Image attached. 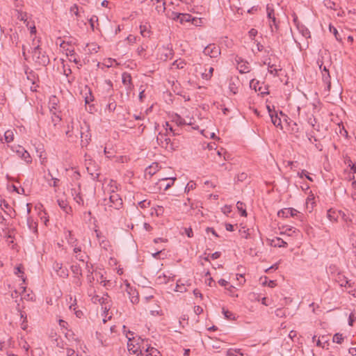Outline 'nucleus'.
Listing matches in <instances>:
<instances>
[{
	"instance_id": "obj_44",
	"label": "nucleus",
	"mask_w": 356,
	"mask_h": 356,
	"mask_svg": "<svg viewBox=\"0 0 356 356\" xmlns=\"http://www.w3.org/2000/svg\"><path fill=\"white\" fill-rule=\"evenodd\" d=\"M70 13L72 15H74L76 17H79V10L78 6L76 4H74L73 6H72L70 8Z\"/></svg>"
},
{
	"instance_id": "obj_37",
	"label": "nucleus",
	"mask_w": 356,
	"mask_h": 356,
	"mask_svg": "<svg viewBox=\"0 0 356 356\" xmlns=\"http://www.w3.org/2000/svg\"><path fill=\"white\" fill-rule=\"evenodd\" d=\"M277 216L282 218H288L290 216L289 208H284L278 211Z\"/></svg>"
},
{
	"instance_id": "obj_62",
	"label": "nucleus",
	"mask_w": 356,
	"mask_h": 356,
	"mask_svg": "<svg viewBox=\"0 0 356 356\" xmlns=\"http://www.w3.org/2000/svg\"><path fill=\"white\" fill-rule=\"evenodd\" d=\"M60 120H61L60 117L59 115H56V113H54V116H52V122H54V125H56Z\"/></svg>"
},
{
	"instance_id": "obj_11",
	"label": "nucleus",
	"mask_w": 356,
	"mask_h": 356,
	"mask_svg": "<svg viewBox=\"0 0 356 356\" xmlns=\"http://www.w3.org/2000/svg\"><path fill=\"white\" fill-rule=\"evenodd\" d=\"M73 249L74 253L75 254V257L79 259L80 261H82L84 264H86L88 262L86 261V259L88 258V256L86 253H83L81 252V247H78L76 245H74Z\"/></svg>"
},
{
	"instance_id": "obj_36",
	"label": "nucleus",
	"mask_w": 356,
	"mask_h": 356,
	"mask_svg": "<svg viewBox=\"0 0 356 356\" xmlns=\"http://www.w3.org/2000/svg\"><path fill=\"white\" fill-rule=\"evenodd\" d=\"M186 65V63L181 60H176L172 63V67L177 68V69H183Z\"/></svg>"
},
{
	"instance_id": "obj_43",
	"label": "nucleus",
	"mask_w": 356,
	"mask_h": 356,
	"mask_svg": "<svg viewBox=\"0 0 356 356\" xmlns=\"http://www.w3.org/2000/svg\"><path fill=\"white\" fill-rule=\"evenodd\" d=\"M330 31L334 34L337 40L341 41L340 34L339 33L337 29L335 27L330 26Z\"/></svg>"
},
{
	"instance_id": "obj_14",
	"label": "nucleus",
	"mask_w": 356,
	"mask_h": 356,
	"mask_svg": "<svg viewBox=\"0 0 356 356\" xmlns=\"http://www.w3.org/2000/svg\"><path fill=\"white\" fill-rule=\"evenodd\" d=\"M176 16L177 17V20H179L181 24L192 22L193 24L197 25V19L193 18L190 14L180 13V15Z\"/></svg>"
},
{
	"instance_id": "obj_35",
	"label": "nucleus",
	"mask_w": 356,
	"mask_h": 356,
	"mask_svg": "<svg viewBox=\"0 0 356 356\" xmlns=\"http://www.w3.org/2000/svg\"><path fill=\"white\" fill-rule=\"evenodd\" d=\"M26 74L27 79L29 80L32 83L33 85H35L36 79H37L35 73L33 71H31V72L26 71Z\"/></svg>"
},
{
	"instance_id": "obj_29",
	"label": "nucleus",
	"mask_w": 356,
	"mask_h": 356,
	"mask_svg": "<svg viewBox=\"0 0 356 356\" xmlns=\"http://www.w3.org/2000/svg\"><path fill=\"white\" fill-rule=\"evenodd\" d=\"M71 270L73 274H74L76 276H81L82 275V270L81 268L78 264H74L71 266Z\"/></svg>"
},
{
	"instance_id": "obj_41",
	"label": "nucleus",
	"mask_w": 356,
	"mask_h": 356,
	"mask_svg": "<svg viewBox=\"0 0 356 356\" xmlns=\"http://www.w3.org/2000/svg\"><path fill=\"white\" fill-rule=\"evenodd\" d=\"M145 356H161V354L156 348L152 347Z\"/></svg>"
},
{
	"instance_id": "obj_12",
	"label": "nucleus",
	"mask_w": 356,
	"mask_h": 356,
	"mask_svg": "<svg viewBox=\"0 0 356 356\" xmlns=\"http://www.w3.org/2000/svg\"><path fill=\"white\" fill-rule=\"evenodd\" d=\"M16 153L20 156L26 163H29L31 162V157L29 153L22 147L19 146L16 150Z\"/></svg>"
},
{
	"instance_id": "obj_10",
	"label": "nucleus",
	"mask_w": 356,
	"mask_h": 356,
	"mask_svg": "<svg viewBox=\"0 0 356 356\" xmlns=\"http://www.w3.org/2000/svg\"><path fill=\"white\" fill-rule=\"evenodd\" d=\"M138 341H140V342H137V346H138L140 355H143V351H145L147 354L149 352V350L152 348L151 345L148 343V340L139 338Z\"/></svg>"
},
{
	"instance_id": "obj_39",
	"label": "nucleus",
	"mask_w": 356,
	"mask_h": 356,
	"mask_svg": "<svg viewBox=\"0 0 356 356\" xmlns=\"http://www.w3.org/2000/svg\"><path fill=\"white\" fill-rule=\"evenodd\" d=\"M156 10L159 13H163L165 11V1H161L160 3H157L156 6Z\"/></svg>"
},
{
	"instance_id": "obj_9",
	"label": "nucleus",
	"mask_w": 356,
	"mask_h": 356,
	"mask_svg": "<svg viewBox=\"0 0 356 356\" xmlns=\"http://www.w3.org/2000/svg\"><path fill=\"white\" fill-rule=\"evenodd\" d=\"M122 82L126 86L127 90L129 92L133 88L131 76L128 72H123L122 74Z\"/></svg>"
},
{
	"instance_id": "obj_28",
	"label": "nucleus",
	"mask_w": 356,
	"mask_h": 356,
	"mask_svg": "<svg viewBox=\"0 0 356 356\" xmlns=\"http://www.w3.org/2000/svg\"><path fill=\"white\" fill-rule=\"evenodd\" d=\"M66 239L67 240V242L72 245V247H74V245H76V239L72 235V232H67V234L66 235Z\"/></svg>"
},
{
	"instance_id": "obj_49",
	"label": "nucleus",
	"mask_w": 356,
	"mask_h": 356,
	"mask_svg": "<svg viewBox=\"0 0 356 356\" xmlns=\"http://www.w3.org/2000/svg\"><path fill=\"white\" fill-rule=\"evenodd\" d=\"M227 291H228V294L232 297H238V294L235 293L234 289L235 287L232 285H229L228 287L226 288Z\"/></svg>"
},
{
	"instance_id": "obj_52",
	"label": "nucleus",
	"mask_w": 356,
	"mask_h": 356,
	"mask_svg": "<svg viewBox=\"0 0 356 356\" xmlns=\"http://www.w3.org/2000/svg\"><path fill=\"white\" fill-rule=\"evenodd\" d=\"M48 175L51 177V181H53L52 184L51 182H49V186H52L54 187H57L58 186V184L60 180L58 179H57V178L53 177V176L51 175L50 172H49Z\"/></svg>"
},
{
	"instance_id": "obj_42",
	"label": "nucleus",
	"mask_w": 356,
	"mask_h": 356,
	"mask_svg": "<svg viewBox=\"0 0 356 356\" xmlns=\"http://www.w3.org/2000/svg\"><path fill=\"white\" fill-rule=\"evenodd\" d=\"M332 341L336 343H341L343 341V337L341 334L337 333L333 336Z\"/></svg>"
},
{
	"instance_id": "obj_57",
	"label": "nucleus",
	"mask_w": 356,
	"mask_h": 356,
	"mask_svg": "<svg viewBox=\"0 0 356 356\" xmlns=\"http://www.w3.org/2000/svg\"><path fill=\"white\" fill-rule=\"evenodd\" d=\"M69 56H70V61H73L75 63H78L79 62V60L75 57V54H74V51H70Z\"/></svg>"
},
{
	"instance_id": "obj_15",
	"label": "nucleus",
	"mask_w": 356,
	"mask_h": 356,
	"mask_svg": "<svg viewBox=\"0 0 356 356\" xmlns=\"http://www.w3.org/2000/svg\"><path fill=\"white\" fill-rule=\"evenodd\" d=\"M192 118L189 119V122H187V120L184 118H182L180 115L175 114L174 116H172V121L175 122L178 126H182V125H192Z\"/></svg>"
},
{
	"instance_id": "obj_60",
	"label": "nucleus",
	"mask_w": 356,
	"mask_h": 356,
	"mask_svg": "<svg viewBox=\"0 0 356 356\" xmlns=\"http://www.w3.org/2000/svg\"><path fill=\"white\" fill-rule=\"evenodd\" d=\"M98 21V17L96 16V15H93L90 19V26L92 28V30H94V23L95 22H97Z\"/></svg>"
},
{
	"instance_id": "obj_20",
	"label": "nucleus",
	"mask_w": 356,
	"mask_h": 356,
	"mask_svg": "<svg viewBox=\"0 0 356 356\" xmlns=\"http://www.w3.org/2000/svg\"><path fill=\"white\" fill-rule=\"evenodd\" d=\"M270 245L274 247H278V248H286L287 247V243L285 242L283 239L281 238L276 237L275 238H273L271 240Z\"/></svg>"
},
{
	"instance_id": "obj_58",
	"label": "nucleus",
	"mask_w": 356,
	"mask_h": 356,
	"mask_svg": "<svg viewBox=\"0 0 356 356\" xmlns=\"http://www.w3.org/2000/svg\"><path fill=\"white\" fill-rule=\"evenodd\" d=\"M247 177H248V176H247V174H246V173H245V172H242V173L238 174V175H237V180H238V181H243L244 180H245V179H246Z\"/></svg>"
},
{
	"instance_id": "obj_5",
	"label": "nucleus",
	"mask_w": 356,
	"mask_h": 356,
	"mask_svg": "<svg viewBox=\"0 0 356 356\" xmlns=\"http://www.w3.org/2000/svg\"><path fill=\"white\" fill-rule=\"evenodd\" d=\"M203 53L206 56L216 58L220 55L221 52L218 46L216 45L215 44H210L204 48Z\"/></svg>"
},
{
	"instance_id": "obj_47",
	"label": "nucleus",
	"mask_w": 356,
	"mask_h": 356,
	"mask_svg": "<svg viewBox=\"0 0 356 356\" xmlns=\"http://www.w3.org/2000/svg\"><path fill=\"white\" fill-rule=\"evenodd\" d=\"M196 188V184L192 181H189L186 187H185V192H189L191 190H193Z\"/></svg>"
},
{
	"instance_id": "obj_40",
	"label": "nucleus",
	"mask_w": 356,
	"mask_h": 356,
	"mask_svg": "<svg viewBox=\"0 0 356 356\" xmlns=\"http://www.w3.org/2000/svg\"><path fill=\"white\" fill-rule=\"evenodd\" d=\"M222 314L226 319L234 320L235 318L234 314L227 309H225L224 307L222 308Z\"/></svg>"
},
{
	"instance_id": "obj_34",
	"label": "nucleus",
	"mask_w": 356,
	"mask_h": 356,
	"mask_svg": "<svg viewBox=\"0 0 356 356\" xmlns=\"http://www.w3.org/2000/svg\"><path fill=\"white\" fill-rule=\"evenodd\" d=\"M236 207L238 210L241 212V215L242 216H247V212L245 209L244 208V204L242 202L238 201L236 203Z\"/></svg>"
},
{
	"instance_id": "obj_23",
	"label": "nucleus",
	"mask_w": 356,
	"mask_h": 356,
	"mask_svg": "<svg viewBox=\"0 0 356 356\" xmlns=\"http://www.w3.org/2000/svg\"><path fill=\"white\" fill-rule=\"evenodd\" d=\"M27 225L29 229L31 231H32L34 234L38 233V224L37 222H34L31 217H29L27 218Z\"/></svg>"
},
{
	"instance_id": "obj_32",
	"label": "nucleus",
	"mask_w": 356,
	"mask_h": 356,
	"mask_svg": "<svg viewBox=\"0 0 356 356\" xmlns=\"http://www.w3.org/2000/svg\"><path fill=\"white\" fill-rule=\"evenodd\" d=\"M94 292H92V290L90 289L89 291H88V295L91 298V301L93 302V303H99L100 301V296L97 295V294H95Z\"/></svg>"
},
{
	"instance_id": "obj_1",
	"label": "nucleus",
	"mask_w": 356,
	"mask_h": 356,
	"mask_svg": "<svg viewBox=\"0 0 356 356\" xmlns=\"http://www.w3.org/2000/svg\"><path fill=\"white\" fill-rule=\"evenodd\" d=\"M102 204L106 207V211L111 210V208L119 210L123 206L121 197L114 190L111 191L109 197L104 198Z\"/></svg>"
},
{
	"instance_id": "obj_51",
	"label": "nucleus",
	"mask_w": 356,
	"mask_h": 356,
	"mask_svg": "<svg viewBox=\"0 0 356 356\" xmlns=\"http://www.w3.org/2000/svg\"><path fill=\"white\" fill-rule=\"evenodd\" d=\"M213 67H210L209 70V72H207V73H202V78L206 79V80H209L211 79V77L212 76V74H213Z\"/></svg>"
},
{
	"instance_id": "obj_17",
	"label": "nucleus",
	"mask_w": 356,
	"mask_h": 356,
	"mask_svg": "<svg viewBox=\"0 0 356 356\" xmlns=\"http://www.w3.org/2000/svg\"><path fill=\"white\" fill-rule=\"evenodd\" d=\"M0 207L6 214L12 217V213H15V210L10 207L9 204L5 200H1Z\"/></svg>"
},
{
	"instance_id": "obj_54",
	"label": "nucleus",
	"mask_w": 356,
	"mask_h": 356,
	"mask_svg": "<svg viewBox=\"0 0 356 356\" xmlns=\"http://www.w3.org/2000/svg\"><path fill=\"white\" fill-rule=\"evenodd\" d=\"M300 177L302 178L305 177L308 180L313 181V179L308 175V172L305 170H302L300 172L298 173Z\"/></svg>"
},
{
	"instance_id": "obj_33",
	"label": "nucleus",
	"mask_w": 356,
	"mask_h": 356,
	"mask_svg": "<svg viewBox=\"0 0 356 356\" xmlns=\"http://www.w3.org/2000/svg\"><path fill=\"white\" fill-rule=\"evenodd\" d=\"M116 106H117V104H116L115 100L112 97H110L109 98V102H108V104L107 105V107H106L108 111L109 112H114V111L116 108Z\"/></svg>"
},
{
	"instance_id": "obj_46",
	"label": "nucleus",
	"mask_w": 356,
	"mask_h": 356,
	"mask_svg": "<svg viewBox=\"0 0 356 356\" xmlns=\"http://www.w3.org/2000/svg\"><path fill=\"white\" fill-rule=\"evenodd\" d=\"M186 289L184 286V285L183 284H180V280H178L177 282L175 291L177 292L182 293L184 291H186Z\"/></svg>"
},
{
	"instance_id": "obj_50",
	"label": "nucleus",
	"mask_w": 356,
	"mask_h": 356,
	"mask_svg": "<svg viewBox=\"0 0 356 356\" xmlns=\"http://www.w3.org/2000/svg\"><path fill=\"white\" fill-rule=\"evenodd\" d=\"M138 206L142 209L147 208L150 206V201L147 200L140 201L138 202Z\"/></svg>"
},
{
	"instance_id": "obj_53",
	"label": "nucleus",
	"mask_w": 356,
	"mask_h": 356,
	"mask_svg": "<svg viewBox=\"0 0 356 356\" xmlns=\"http://www.w3.org/2000/svg\"><path fill=\"white\" fill-rule=\"evenodd\" d=\"M109 296L108 293H104L103 296L100 297V301L99 304L103 305H106L108 302Z\"/></svg>"
},
{
	"instance_id": "obj_31",
	"label": "nucleus",
	"mask_w": 356,
	"mask_h": 356,
	"mask_svg": "<svg viewBox=\"0 0 356 356\" xmlns=\"http://www.w3.org/2000/svg\"><path fill=\"white\" fill-rule=\"evenodd\" d=\"M4 138L6 143H10L14 140V134L13 131L11 130H7L4 133Z\"/></svg>"
},
{
	"instance_id": "obj_7",
	"label": "nucleus",
	"mask_w": 356,
	"mask_h": 356,
	"mask_svg": "<svg viewBox=\"0 0 356 356\" xmlns=\"http://www.w3.org/2000/svg\"><path fill=\"white\" fill-rule=\"evenodd\" d=\"M53 268L60 277L66 278L68 277V270L63 267L62 264L55 262Z\"/></svg>"
},
{
	"instance_id": "obj_55",
	"label": "nucleus",
	"mask_w": 356,
	"mask_h": 356,
	"mask_svg": "<svg viewBox=\"0 0 356 356\" xmlns=\"http://www.w3.org/2000/svg\"><path fill=\"white\" fill-rule=\"evenodd\" d=\"M259 82L255 79H252L250 82V87L251 88H253L255 90V91L257 90V86L259 85Z\"/></svg>"
},
{
	"instance_id": "obj_61",
	"label": "nucleus",
	"mask_w": 356,
	"mask_h": 356,
	"mask_svg": "<svg viewBox=\"0 0 356 356\" xmlns=\"http://www.w3.org/2000/svg\"><path fill=\"white\" fill-rule=\"evenodd\" d=\"M130 301L133 303V304H137L139 302V296H138V293L134 296L133 297H130Z\"/></svg>"
},
{
	"instance_id": "obj_25",
	"label": "nucleus",
	"mask_w": 356,
	"mask_h": 356,
	"mask_svg": "<svg viewBox=\"0 0 356 356\" xmlns=\"http://www.w3.org/2000/svg\"><path fill=\"white\" fill-rule=\"evenodd\" d=\"M86 270H88V274L87 275V279H88L89 283L91 284V283H92V282L95 280L94 277L92 276V273H93L92 266H91L90 267L88 263L86 262Z\"/></svg>"
},
{
	"instance_id": "obj_16",
	"label": "nucleus",
	"mask_w": 356,
	"mask_h": 356,
	"mask_svg": "<svg viewBox=\"0 0 356 356\" xmlns=\"http://www.w3.org/2000/svg\"><path fill=\"white\" fill-rule=\"evenodd\" d=\"M127 337L128 338L127 348L129 352L132 354H136L138 356H139L140 353L138 346H137V343L134 345L132 343L131 337H129L128 335H127Z\"/></svg>"
},
{
	"instance_id": "obj_30",
	"label": "nucleus",
	"mask_w": 356,
	"mask_h": 356,
	"mask_svg": "<svg viewBox=\"0 0 356 356\" xmlns=\"http://www.w3.org/2000/svg\"><path fill=\"white\" fill-rule=\"evenodd\" d=\"M126 291L128 293L129 298L133 297L138 293V291L136 290V289L131 287L129 283L126 284Z\"/></svg>"
},
{
	"instance_id": "obj_22",
	"label": "nucleus",
	"mask_w": 356,
	"mask_h": 356,
	"mask_svg": "<svg viewBox=\"0 0 356 356\" xmlns=\"http://www.w3.org/2000/svg\"><path fill=\"white\" fill-rule=\"evenodd\" d=\"M337 282H339V284L341 286H344V287L351 286V285L350 284V280H348L347 279V277H346L343 275H341V274L338 275Z\"/></svg>"
},
{
	"instance_id": "obj_21",
	"label": "nucleus",
	"mask_w": 356,
	"mask_h": 356,
	"mask_svg": "<svg viewBox=\"0 0 356 356\" xmlns=\"http://www.w3.org/2000/svg\"><path fill=\"white\" fill-rule=\"evenodd\" d=\"M264 64L268 65V72L273 74V76H277V72L279 70H281L280 67L278 68L275 64H271L270 62L267 63L266 61H265Z\"/></svg>"
},
{
	"instance_id": "obj_27",
	"label": "nucleus",
	"mask_w": 356,
	"mask_h": 356,
	"mask_svg": "<svg viewBox=\"0 0 356 356\" xmlns=\"http://www.w3.org/2000/svg\"><path fill=\"white\" fill-rule=\"evenodd\" d=\"M270 118H271V121H272V123L277 127H282V124H281V119L277 115V114L275 113V114H271V115L270 116Z\"/></svg>"
},
{
	"instance_id": "obj_4",
	"label": "nucleus",
	"mask_w": 356,
	"mask_h": 356,
	"mask_svg": "<svg viewBox=\"0 0 356 356\" xmlns=\"http://www.w3.org/2000/svg\"><path fill=\"white\" fill-rule=\"evenodd\" d=\"M156 141L160 146L168 151L175 150L174 145L171 142L170 138L167 136L166 134L159 133L156 137Z\"/></svg>"
},
{
	"instance_id": "obj_2",
	"label": "nucleus",
	"mask_w": 356,
	"mask_h": 356,
	"mask_svg": "<svg viewBox=\"0 0 356 356\" xmlns=\"http://www.w3.org/2000/svg\"><path fill=\"white\" fill-rule=\"evenodd\" d=\"M33 58L40 65L45 66L49 63V58L46 54L42 51L39 45L35 47L32 51Z\"/></svg>"
},
{
	"instance_id": "obj_13",
	"label": "nucleus",
	"mask_w": 356,
	"mask_h": 356,
	"mask_svg": "<svg viewBox=\"0 0 356 356\" xmlns=\"http://www.w3.org/2000/svg\"><path fill=\"white\" fill-rule=\"evenodd\" d=\"M238 63V69L241 74H245L250 71V65L248 62L244 61L241 58L236 59Z\"/></svg>"
},
{
	"instance_id": "obj_48",
	"label": "nucleus",
	"mask_w": 356,
	"mask_h": 356,
	"mask_svg": "<svg viewBox=\"0 0 356 356\" xmlns=\"http://www.w3.org/2000/svg\"><path fill=\"white\" fill-rule=\"evenodd\" d=\"M140 33L143 37L149 36V31L147 29L146 26H140Z\"/></svg>"
},
{
	"instance_id": "obj_26",
	"label": "nucleus",
	"mask_w": 356,
	"mask_h": 356,
	"mask_svg": "<svg viewBox=\"0 0 356 356\" xmlns=\"http://www.w3.org/2000/svg\"><path fill=\"white\" fill-rule=\"evenodd\" d=\"M76 126V129L78 130L79 124L74 123V122H72V129H70V125H68V130L66 131V135L71 137L72 135L74 134V126ZM77 134L81 135V137L82 138L83 133L81 131L79 132L77 131Z\"/></svg>"
},
{
	"instance_id": "obj_18",
	"label": "nucleus",
	"mask_w": 356,
	"mask_h": 356,
	"mask_svg": "<svg viewBox=\"0 0 356 356\" xmlns=\"http://www.w3.org/2000/svg\"><path fill=\"white\" fill-rule=\"evenodd\" d=\"M159 164L156 163H154L145 169V176L149 175V177H151L154 175H155L156 173V172L159 171Z\"/></svg>"
},
{
	"instance_id": "obj_3",
	"label": "nucleus",
	"mask_w": 356,
	"mask_h": 356,
	"mask_svg": "<svg viewBox=\"0 0 356 356\" xmlns=\"http://www.w3.org/2000/svg\"><path fill=\"white\" fill-rule=\"evenodd\" d=\"M85 165L88 174L93 180H98L100 172L95 163L88 154H85Z\"/></svg>"
},
{
	"instance_id": "obj_64",
	"label": "nucleus",
	"mask_w": 356,
	"mask_h": 356,
	"mask_svg": "<svg viewBox=\"0 0 356 356\" xmlns=\"http://www.w3.org/2000/svg\"><path fill=\"white\" fill-rule=\"evenodd\" d=\"M236 349L230 348L227 351V356H236Z\"/></svg>"
},
{
	"instance_id": "obj_19",
	"label": "nucleus",
	"mask_w": 356,
	"mask_h": 356,
	"mask_svg": "<svg viewBox=\"0 0 356 356\" xmlns=\"http://www.w3.org/2000/svg\"><path fill=\"white\" fill-rule=\"evenodd\" d=\"M58 206L65 211L66 213H70L72 212V208L69 206L67 202L65 200L58 199L57 200Z\"/></svg>"
},
{
	"instance_id": "obj_8",
	"label": "nucleus",
	"mask_w": 356,
	"mask_h": 356,
	"mask_svg": "<svg viewBox=\"0 0 356 356\" xmlns=\"http://www.w3.org/2000/svg\"><path fill=\"white\" fill-rule=\"evenodd\" d=\"M71 194L74 197V200L75 202L79 205H83L84 203L83 199L81 195V186L80 184L78 185L77 188H74L71 189Z\"/></svg>"
},
{
	"instance_id": "obj_56",
	"label": "nucleus",
	"mask_w": 356,
	"mask_h": 356,
	"mask_svg": "<svg viewBox=\"0 0 356 356\" xmlns=\"http://www.w3.org/2000/svg\"><path fill=\"white\" fill-rule=\"evenodd\" d=\"M334 214V211H332V209H330L327 211V216L330 221L336 220V218H335Z\"/></svg>"
},
{
	"instance_id": "obj_63",
	"label": "nucleus",
	"mask_w": 356,
	"mask_h": 356,
	"mask_svg": "<svg viewBox=\"0 0 356 356\" xmlns=\"http://www.w3.org/2000/svg\"><path fill=\"white\" fill-rule=\"evenodd\" d=\"M289 212H290V216L291 217H294V216H297L298 213H300V212L293 209V208H289Z\"/></svg>"
},
{
	"instance_id": "obj_45",
	"label": "nucleus",
	"mask_w": 356,
	"mask_h": 356,
	"mask_svg": "<svg viewBox=\"0 0 356 356\" xmlns=\"http://www.w3.org/2000/svg\"><path fill=\"white\" fill-rule=\"evenodd\" d=\"M267 16L269 19L275 17L274 10L269 5L266 6Z\"/></svg>"
},
{
	"instance_id": "obj_38",
	"label": "nucleus",
	"mask_w": 356,
	"mask_h": 356,
	"mask_svg": "<svg viewBox=\"0 0 356 356\" xmlns=\"http://www.w3.org/2000/svg\"><path fill=\"white\" fill-rule=\"evenodd\" d=\"M323 3H324V6L327 8H330V9L334 10H335L337 9L335 2L332 1V0H324Z\"/></svg>"
},
{
	"instance_id": "obj_6",
	"label": "nucleus",
	"mask_w": 356,
	"mask_h": 356,
	"mask_svg": "<svg viewBox=\"0 0 356 356\" xmlns=\"http://www.w3.org/2000/svg\"><path fill=\"white\" fill-rule=\"evenodd\" d=\"M176 178L172 177H163L159 179L157 182V185L159 186V189H163V191H167L169 189L173 184Z\"/></svg>"
},
{
	"instance_id": "obj_59",
	"label": "nucleus",
	"mask_w": 356,
	"mask_h": 356,
	"mask_svg": "<svg viewBox=\"0 0 356 356\" xmlns=\"http://www.w3.org/2000/svg\"><path fill=\"white\" fill-rule=\"evenodd\" d=\"M63 74L67 77L72 74V70L70 67H66L63 65Z\"/></svg>"
},
{
	"instance_id": "obj_24",
	"label": "nucleus",
	"mask_w": 356,
	"mask_h": 356,
	"mask_svg": "<svg viewBox=\"0 0 356 356\" xmlns=\"http://www.w3.org/2000/svg\"><path fill=\"white\" fill-rule=\"evenodd\" d=\"M297 28L303 37L305 38H310V32L305 26L297 24Z\"/></svg>"
}]
</instances>
